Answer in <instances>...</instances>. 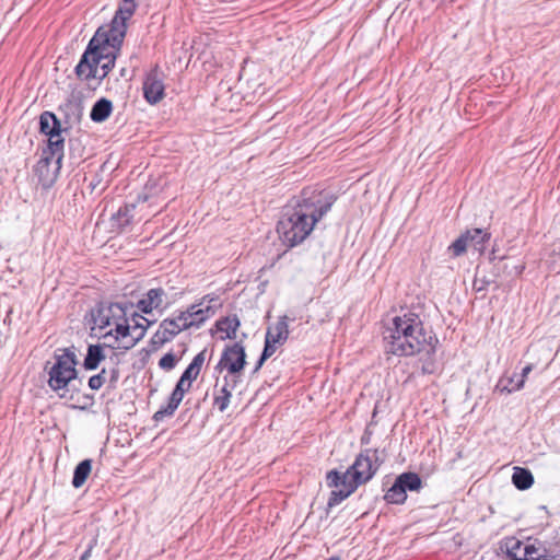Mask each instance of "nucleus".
Returning <instances> with one entry per match:
<instances>
[{
  "label": "nucleus",
  "mask_w": 560,
  "mask_h": 560,
  "mask_svg": "<svg viewBox=\"0 0 560 560\" xmlns=\"http://www.w3.org/2000/svg\"><path fill=\"white\" fill-rule=\"evenodd\" d=\"M334 202V196L324 190L303 189L293 203L284 208L278 222L277 232L283 244L293 247L305 241Z\"/></svg>",
  "instance_id": "nucleus-1"
},
{
  "label": "nucleus",
  "mask_w": 560,
  "mask_h": 560,
  "mask_svg": "<svg viewBox=\"0 0 560 560\" xmlns=\"http://www.w3.org/2000/svg\"><path fill=\"white\" fill-rule=\"evenodd\" d=\"M386 349L396 355H413L435 351L438 339L427 334L420 317L411 312L395 316L384 332Z\"/></svg>",
  "instance_id": "nucleus-2"
},
{
  "label": "nucleus",
  "mask_w": 560,
  "mask_h": 560,
  "mask_svg": "<svg viewBox=\"0 0 560 560\" xmlns=\"http://www.w3.org/2000/svg\"><path fill=\"white\" fill-rule=\"evenodd\" d=\"M94 324L104 330L105 345L110 349L129 350L144 337L147 331L142 323L127 317L126 308L119 303L101 305L94 316Z\"/></svg>",
  "instance_id": "nucleus-3"
},
{
  "label": "nucleus",
  "mask_w": 560,
  "mask_h": 560,
  "mask_svg": "<svg viewBox=\"0 0 560 560\" xmlns=\"http://www.w3.org/2000/svg\"><path fill=\"white\" fill-rule=\"evenodd\" d=\"M125 35L121 31L100 27L89 43L86 51L75 68V72L84 73L90 67V62L100 63V61L112 56L118 55Z\"/></svg>",
  "instance_id": "nucleus-4"
},
{
  "label": "nucleus",
  "mask_w": 560,
  "mask_h": 560,
  "mask_svg": "<svg viewBox=\"0 0 560 560\" xmlns=\"http://www.w3.org/2000/svg\"><path fill=\"white\" fill-rule=\"evenodd\" d=\"M77 357L71 349L55 353V362L49 370L48 384L54 390L65 389L77 377Z\"/></svg>",
  "instance_id": "nucleus-5"
},
{
  "label": "nucleus",
  "mask_w": 560,
  "mask_h": 560,
  "mask_svg": "<svg viewBox=\"0 0 560 560\" xmlns=\"http://www.w3.org/2000/svg\"><path fill=\"white\" fill-rule=\"evenodd\" d=\"M378 467L377 451L365 450L357 456L354 463L341 475L359 487L371 480Z\"/></svg>",
  "instance_id": "nucleus-6"
},
{
  "label": "nucleus",
  "mask_w": 560,
  "mask_h": 560,
  "mask_svg": "<svg viewBox=\"0 0 560 560\" xmlns=\"http://www.w3.org/2000/svg\"><path fill=\"white\" fill-rule=\"evenodd\" d=\"M58 141H52V150H44L37 162V177L44 188L50 187L59 174L63 151H60Z\"/></svg>",
  "instance_id": "nucleus-7"
},
{
  "label": "nucleus",
  "mask_w": 560,
  "mask_h": 560,
  "mask_svg": "<svg viewBox=\"0 0 560 560\" xmlns=\"http://www.w3.org/2000/svg\"><path fill=\"white\" fill-rule=\"evenodd\" d=\"M326 480L328 487L335 488V490L331 491L328 500L329 508L339 504L341 501L352 494L358 488L355 483L353 485L349 479L339 474L337 470H330L327 474Z\"/></svg>",
  "instance_id": "nucleus-8"
},
{
  "label": "nucleus",
  "mask_w": 560,
  "mask_h": 560,
  "mask_svg": "<svg viewBox=\"0 0 560 560\" xmlns=\"http://www.w3.org/2000/svg\"><path fill=\"white\" fill-rule=\"evenodd\" d=\"M218 299L206 295L201 299V301L197 304H192L187 307V314H189V319L191 323V327H199L202 325L210 316L214 315Z\"/></svg>",
  "instance_id": "nucleus-9"
},
{
  "label": "nucleus",
  "mask_w": 560,
  "mask_h": 560,
  "mask_svg": "<svg viewBox=\"0 0 560 560\" xmlns=\"http://www.w3.org/2000/svg\"><path fill=\"white\" fill-rule=\"evenodd\" d=\"M40 131L48 137L47 149L52 150L51 142L56 139L59 140L60 151H63V138L61 136V125L56 116L50 112H45L39 118Z\"/></svg>",
  "instance_id": "nucleus-10"
},
{
  "label": "nucleus",
  "mask_w": 560,
  "mask_h": 560,
  "mask_svg": "<svg viewBox=\"0 0 560 560\" xmlns=\"http://www.w3.org/2000/svg\"><path fill=\"white\" fill-rule=\"evenodd\" d=\"M245 359L246 354L244 347L236 342L224 350L220 360V365L234 375L243 370L246 362Z\"/></svg>",
  "instance_id": "nucleus-11"
},
{
  "label": "nucleus",
  "mask_w": 560,
  "mask_h": 560,
  "mask_svg": "<svg viewBox=\"0 0 560 560\" xmlns=\"http://www.w3.org/2000/svg\"><path fill=\"white\" fill-rule=\"evenodd\" d=\"M191 387V383L187 380H184L182 376L179 381L177 382L170 400L167 402V406L164 408H161L154 413L155 420H162L164 417L172 416L175 410L178 408L179 404L182 402L185 393H187Z\"/></svg>",
  "instance_id": "nucleus-12"
},
{
  "label": "nucleus",
  "mask_w": 560,
  "mask_h": 560,
  "mask_svg": "<svg viewBox=\"0 0 560 560\" xmlns=\"http://www.w3.org/2000/svg\"><path fill=\"white\" fill-rule=\"evenodd\" d=\"M164 83L161 74L154 70L148 73L143 82V95L148 103L156 104L164 97Z\"/></svg>",
  "instance_id": "nucleus-13"
},
{
  "label": "nucleus",
  "mask_w": 560,
  "mask_h": 560,
  "mask_svg": "<svg viewBox=\"0 0 560 560\" xmlns=\"http://www.w3.org/2000/svg\"><path fill=\"white\" fill-rule=\"evenodd\" d=\"M503 546L512 560H529L532 555L537 553V548L534 545H524L514 537L506 538Z\"/></svg>",
  "instance_id": "nucleus-14"
},
{
  "label": "nucleus",
  "mask_w": 560,
  "mask_h": 560,
  "mask_svg": "<svg viewBox=\"0 0 560 560\" xmlns=\"http://www.w3.org/2000/svg\"><path fill=\"white\" fill-rule=\"evenodd\" d=\"M182 331L180 326L175 323L172 318H165L161 322L159 329L152 337V345L154 347H161L165 342L171 341L175 336Z\"/></svg>",
  "instance_id": "nucleus-15"
},
{
  "label": "nucleus",
  "mask_w": 560,
  "mask_h": 560,
  "mask_svg": "<svg viewBox=\"0 0 560 560\" xmlns=\"http://www.w3.org/2000/svg\"><path fill=\"white\" fill-rule=\"evenodd\" d=\"M116 56H112L107 59H104L100 61V63L96 66L94 62H90V67L84 73L77 72L78 77L83 78L85 80L89 79H104L108 72L112 70V68L115 65Z\"/></svg>",
  "instance_id": "nucleus-16"
},
{
  "label": "nucleus",
  "mask_w": 560,
  "mask_h": 560,
  "mask_svg": "<svg viewBox=\"0 0 560 560\" xmlns=\"http://www.w3.org/2000/svg\"><path fill=\"white\" fill-rule=\"evenodd\" d=\"M165 292L161 288L151 289L147 292L143 299L138 302V307L143 313H151L154 310L162 307L164 303Z\"/></svg>",
  "instance_id": "nucleus-17"
},
{
  "label": "nucleus",
  "mask_w": 560,
  "mask_h": 560,
  "mask_svg": "<svg viewBox=\"0 0 560 560\" xmlns=\"http://www.w3.org/2000/svg\"><path fill=\"white\" fill-rule=\"evenodd\" d=\"M232 382H233V384L236 383V381L234 378L232 380ZM233 387H234V385H231L228 376H225L223 378L222 385H219V384L215 385L213 404L219 409V411L223 412L228 408V406L230 404V398L232 395Z\"/></svg>",
  "instance_id": "nucleus-18"
},
{
  "label": "nucleus",
  "mask_w": 560,
  "mask_h": 560,
  "mask_svg": "<svg viewBox=\"0 0 560 560\" xmlns=\"http://www.w3.org/2000/svg\"><path fill=\"white\" fill-rule=\"evenodd\" d=\"M136 9L135 1H122L117 10L109 28L113 31H121L126 34V21L133 14Z\"/></svg>",
  "instance_id": "nucleus-19"
},
{
  "label": "nucleus",
  "mask_w": 560,
  "mask_h": 560,
  "mask_svg": "<svg viewBox=\"0 0 560 560\" xmlns=\"http://www.w3.org/2000/svg\"><path fill=\"white\" fill-rule=\"evenodd\" d=\"M106 349L112 350L105 342L103 345H90L83 363L84 368L86 370L97 369L100 363L107 357L105 353Z\"/></svg>",
  "instance_id": "nucleus-20"
},
{
  "label": "nucleus",
  "mask_w": 560,
  "mask_h": 560,
  "mask_svg": "<svg viewBox=\"0 0 560 560\" xmlns=\"http://www.w3.org/2000/svg\"><path fill=\"white\" fill-rule=\"evenodd\" d=\"M288 320V316L280 317L277 323L268 327L266 337L271 339V341L279 342V345H283L289 337Z\"/></svg>",
  "instance_id": "nucleus-21"
},
{
  "label": "nucleus",
  "mask_w": 560,
  "mask_h": 560,
  "mask_svg": "<svg viewBox=\"0 0 560 560\" xmlns=\"http://www.w3.org/2000/svg\"><path fill=\"white\" fill-rule=\"evenodd\" d=\"M112 110V102L107 98H101L93 105L90 117L95 122H102L109 117Z\"/></svg>",
  "instance_id": "nucleus-22"
},
{
  "label": "nucleus",
  "mask_w": 560,
  "mask_h": 560,
  "mask_svg": "<svg viewBox=\"0 0 560 560\" xmlns=\"http://www.w3.org/2000/svg\"><path fill=\"white\" fill-rule=\"evenodd\" d=\"M240 327V320L237 316H228L217 322V329L220 332H224L221 339L235 338L237 328Z\"/></svg>",
  "instance_id": "nucleus-23"
},
{
  "label": "nucleus",
  "mask_w": 560,
  "mask_h": 560,
  "mask_svg": "<svg viewBox=\"0 0 560 560\" xmlns=\"http://www.w3.org/2000/svg\"><path fill=\"white\" fill-rule=\"evenodd\" d=\"M206 360V351L199 352L191 361V363L187 366V369L182 374V377L184 380H187L188 382L192 383L198 375L200 374L201 368Z\"/></svg>",
  "instance_id": "nucleus-24"
},
{
  "label": "nucleus",
  "mask_w": 560,
  "mask_h": 560,
  "mask_svg": "<svg viewBox=\"0 0 560 560\" xmlns=\"http://www.w3.org/2000/svg\"><path fill=\"white\" fill-rule=\"evenodd\" d=\"M91 470H92V460L91 459H84L81 463H79L73 472V479H72L73 487L77 489L81 488L85 483L88 477L90 476Z\"/></svg>",
  "instance_id": "nucleus-25"
},
{
  "label": "nucleus",
  "mask_w": 560,
  "mask_h": 560,
  "mask_svg": "<svg viewBox=\"0 0 560 560\" xmlns=\"http://www.w3.org/2000/svg\"><path fill=\"white\" fill-rule=\"evenodd\" d=\"M465 234H469L470 236H474L472 238H469L468 243L470 248L482 253L485 249V244L489 241L490 234L481 229H472L465 232Z\"/></svg>",
  "instance_id": "nucleus-26"
},
{
  "label": "nucleus",
  "mask_w": 560,
  "mask_h": 560,
  "mask_svg": "<svg viewBox=\"0 0 560 560\" xmlns=\"http://www.w3.org/2000/svg\"><path fill=\"white\" fill-rule=\"evenodd\" d=\"M512 481L517 489L526 490L530 488V486L533 485L534 478L529 470L521 467H515L512 476Z\"/></svg>",
  "instance_id": "nucleus-27"
},
{
  "label": "nucleus",
  "mask_w": 560,
  "mask_h": 560,
  "mask_svg": "<svg viewBox=\"0 0 560 560\" xmlns=\"http://www.w3.org/2000/svg\"><path fill=\"white\" fill-rule=\"evenodd\" d=\"M396 480L405 488V492H407V490L418 491L422 486L421 478L415 472H404L399 475Z\"/></svg>",
  "instance_id": "nucleus-28"
},
{
  "label": "nucleus",
  "mask_w": 560,
  "mask_h": 560,
  "mask_svg": "<svg viewBox=\"0 0 560 560\" xmlns=\"http://www.w3.org/2000/svg\"><path fill=\"white\" fill-rule=\"evenodd\" d=\"M384 499L388 503L401 504L406 501L407 493L405 492V488H402L396 480L394 485L385 493Z\"/></svg>",
  "instance_id": "nucleus-29"
},
{
  "label": "nucleus",
  "mask_w": 560,
  "mask_h": 560,
  "mask_svg": "<svg viewBox=\"0 0 560 560\" xmlns=\"http://www.w3.org/2000/svg\"><path fill=\"white\" fill-rule=\"evenodd\" d=\"M469 238L474 240V236L469 234H462L457 240H455L448 247V250L452 252L453 256L457 257L464 254L469 246Z\"/></svg>",
  "instance_id": "nucleus-30"
},
{
  "label": "nucleus",
  "mask_w": 560,
  "mask_h": 560,
  "mask_svg": "<svg viewBox=\"0 0 560 560\" xmlns=\"http://www.w3.org/2000/svg\"><path fill=\"white\" fill-rule=\"evenodd\" d=\"M278 345L279 342L271 341V339H269L268 337L265 338L264 351L261 353V357L257 363L255 371L259 370L262 363L276 352Z\"/></svg>",
  "instance_id": "nucleus-31"
},
{
  "label": "nucleus",
  "mask_w": 560,
  "mask_h": 560,
  "mask_svg": "<svg viewBox=\"0 0 560 560\" xmlns=\"http://www.w3.org/2000/svg\"><path fill=\"white\" fill-rule=\"evenodd\" d=\"M532 370H533V365L532 364L526 365L523 369L522 374L517 378L516 384L514 386H512V387L503 386V390H505L506 393H512V392L522 389L524 384H525V380L528 376V374L532 372Z\"/></svg>",
  "instance_id": "nucleus-32"
},
{
  "label": "nucleus",
  "mask_w": 560,
  "mask_h": 560,
  "mask_svg": "<svg viewBox=\"0 0 560 560\" xmlns=\"http://www.w3.org/2000/svg\"><path fill=\"white\" fill-rule=\"evenodd\" d=\"M136 205H127L125 208L119 209L118 211V220L121 222V224H128L130 220L135 218V214L132 213L136 210Z\"/></svg>",
  "instance_id": "nucleus-33"
},
{
  "label": "nucleus",
  "mask_w": 560,
  "mask_h": 560,
  "mask_svg": "<svg viewBox=\"0 0 560 560\" xmlns=\"http://www.w3.org/2000/svg\"><path fill=\"white\" fill-rule=\"evenodd\" d=\"M177 361L178 358L174 353L168 352L160 359L159 366L163 370L170 371L175 368Z\"/></svg>",
  "instance_id": "nucleus-34"
},
{
  "label": "nucleus",
  "mask_w": 560,
  "mask_h": 560,
  "mask_svg": "<svg viewBox=\"0 0 560 560\" xmlns=\"http://www.w3.org/2000/svg\"><path fill=\"white\" fill-rule=\"evenodd\" d=\"M106 381V370L103 369L98 374L93 375L89 380V387L93 390L100 389Z\"/></svg>",
  "instance_id": "nucleus-35"
},
{
  "label": "nucleus",
  "mask_w": 560,
  "mask_h": 560,
  "mask_svg": "<svg viewBox=\"0 0 560 560\" xmlns=\"http://www.w3.org/2000/svg\"><path fill=\"white\" fill-rule=\"evenodd\" d=\"M189 314H187V310L179 312L177 316L172 319L175 320L178 326H180L182 331L191 328V323L189 319Z\"/></svg>",
  "instance_id": "nucleus-36"
},
{
  "label": "nucleus",
  "mask_w": 560,
  "mask_h": 560,
  "mask_svg": "<svg viewBox=\"0 0 560 560\" xmlns=\"http://www.w3.org/2000/svg\"><path fill=\"white\" fill-rule=\"evenodd\" d=\"M529 560H560V546L557 552L551 553H547L546 549H544V552L541 553L537 548V553L532 555Z\"/></svg>",
  "instance_id": "nucleus-37"
},
{
  "label": "nucleus",
  "mask_w": 560,
  "mask_h": 560,
  "mask_svg": "<svg viewBox=\"0 0 560 560\" xmlns=\"http://www.w3.org/2000/svg\"><path fill=\"white\" fill-rule=\"evenodd\" d=\"M518 377L520 376H517V375H513L511 377H508L506 380H501L498 386H500L501 390L504 392L503 386H509V387L514 386L516 384Z\"/></svg>",
  "instance_id": "nucleus-38"
},
{
  "label": "nucleus",
  "mask_w": 560,
  "mask_h": 560,
  "mask_svg": "<svg viewBox=\"0 0 560 560\" xmlns=\"http://www.w3.org/2000/svg\"><path fill=\"white\" fill-rule=\"evenodd\" d=\"M148 201V196L145 195L142 199V201L138 205V207L140 208L139 209V212H143L144 208H145V202Z\"/></svg>",
  "instance_id": "nucleus-39"
},
{
  "label": "nucleus",
  "mask_w": 560,
  "mask_h": 560,
  "mask_svg": "<svg viewBox=\"0 0 560 560\" xmlns=\"http://www.w3.org/2000/svg\"><path fill=\"white\" fill-rule=\"evenodd\" d=\"M154 213L155 212H153V211H149V212L142 213V214L139 215L138 220L141 221L143 219H147L150 215H153Z\"/></svg>",
  "instance_id": "nucleus-40"
},
{
  "label": "nucleus",
  "mask_w": 560,
  "mask_h": 560,
  "mask_svg": "<svg viewBox=\"0 0 560 560\" xmlns=\"http://www.w3.org/2000/svg\"><path fill=\"white\" fill-rule=\"evenodd\" d=\"M91 556V548H89L80 558V560H88Z\"/></svg>",
  "instance_id": "nucleus-41"
},
{
  "label": "nucleus",
  "mask_w": 560,
  "mask_h": 560,
  "mask_svg": "<svg viewBox=\"0 0 560 560\" xmlns=\"http://www.w3.org/2000/svg\"><path fill=\"white\" fill-rule=\"evenodd\" d=\"M117 376H118V371H117V369H113V370H112V380H114V381H115V380L117 378Z\"/></svg>",
  "instance_id": "nucleus-42"
},
{
  "label": "nucleus",
  "mask_w": 560,
  "mask_h": 560,
  "mask_svg": "<svg viewBox=\"0 0 560 560\" xmlns=\"http://www.w3.org/2000/svg\"><path fill=\"white\" fill-rule=\"evenodd\" d=\"M329 560H340L338 557H331Z\"/></svg>",
  "instance_id": "nucleus-43"
},
{
  "label": "nucleus",
  "mask_w": 560,
  "mask_h": 560,
  "mask_svg": "<svg viewBox=\"0 0 560 560\" xmlns=\"http://www.w3.org/2000/svg\"><path fill=\"white\" fill-rule=\"evenodd\" d=\"M423 369H424V371H427V372H432V370H431V369H429V368H423Z\"/></svg>",
  "instance_id": "nucleus-44"
}]
</instances>
